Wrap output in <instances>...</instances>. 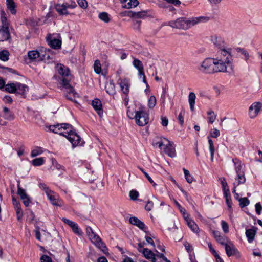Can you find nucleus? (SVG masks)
<instances>
[{"label": "nucleus", "instance_id": "nucleus-1", "mask_svg": "<svg viewBox=\"0 0 262 262\" xmlns=\"http://www.w3.org/2000/svg\"><path fill=\"white\" fill-rule=\"evenodd\" d=\"M207 16H200L197 17H180L175 20L170 21L168 24L165 23V25H168L173 28L186 30L192 26L200 23L207 22L209 20Z\"/></svg>", "mask_w": 262, "mask_h": 262}, {"label": "nucleus", "instance_id": "nucleus-2", "mask_svg": "<svg viewBox=\"0 0 262 262\" xmlns=\"http://www.w3.org/2000/svg\"><path fill=\"white\" fill-rule=\"evenodd\" d=\"M232 60L231 53L222 50L221 54H217V57L214 58L215 73L226 72L227 66L230 67L232 70Z\"/></svg>", "mask_w": 262, "mask_h": 262}, {"label": "nucleus", "instance_id": "nucleus-3", "mask_svg": "<svg viewBox=\"0 0 262 262\" xmlns=\"http://www.w3.org/2000/svg\"><path fill=\"white\" fill-rule=\"evenodd\" d=\"M5 13L1 10V41L11 40V32L13 30V28L10 26L9 21L6 17Z\"/></svg>", "mask_w": 262, "mask_h": 262}, {"label": "nucleus", "instance_id": "nucleus-4", "mask_svg": "<svg viewBox=\"0 0 262 262\" xmlns=\"http://www.w3.org/2000/svg\"><path fill=\"white\" fill-rule=\"evenodd\" d=\"M154 145L158 146L161 149H163L164 152L169 157H174L176 156L174 147L171 144L169 141L166 139H160V141L155 142Z\"/></svg>", "mask_w": 262, "mask_h": 262}, {"label": "nucleus", "instance_id": "nucleus-5", "mask_svg": "<svg viewBox=\"0 0 262 262\" xmlns=\"http://www.w3.org/2000/svg\"><path fill=\"white\" fill-rule=\"evenodd\" d=\"M139 252L142 253L144 256L151 260L152 262H156V257L162 259L164 262H170L164 255V253H160L158 251H156L157 254H155L150 250L147 248H143L139 250Z\"/></svg>", "mask_w": 262, "mask_h": 262}, {"label": "nucleus", "instance_id": "nucleus-6", "mask_svg": "<svg viewBox=\"0 0 262 262\" xmlns=\"http://www.w3.org/2000/svg\"><path fill=\"white\" fill-rule=\"evenodd\" d=\"M199 70L204 73H215L214 58H207L204 59L199 68Z\"/></svg>", "mask_w": 262, "mask_h": 262}, {"label": "nucleus", "instance_id": "nucleus-7", "mask_svg": "<svg viewBox=\"0 0 262 262\" xmlns=\"http://www.w3.org/2000/svg\"><path fill=\"white\" fill-rule=\"evenodd\" d=\"M64 137L71 143L73 147L83 144V142L81 141L80 136L75 132L72 130V128L67 130V134Z\"/></svg>", "mask_w": 262, "mask_h": 262}, {"label": "nucleus", "instance_id": "nucleus-8", "mask_svg": "<svg viewBox=\"0 0 262 262\" xmlns=\"http://www.w3.org/2000/svg\"><path fill=\"white\" fill-rule=\"evenodd\" d=\"M232 161L234 164L235 169L237 175V183L239 185L241 183H244L246 179L245 177L244 172L243 171V165L240 160L237 159H233Z\"/></svg>", "mask_w": 262, "mask_h": 262}, {"label": "nucleus", "instance_id": "nucleus-9", "mask_svg": "<svg viewBox=\"0 0 262 262\" xmlns=\"http://www.w3.org/2000/svg\"><path fill=\"white\" fill-rule=\"evenodd\" d=\"M72 128V126L70 124L62 123L50 125L49 126V130L54 133L64 136L67 134V130Z\"/></svg>", "mask_w": 262, "mask_h": 262}, {"label": "nucleus", "instance_id": "nucleus-10", "mask_svg": "<svg viewBox=\"0 0 262 262\" xmlns=\"http://www.w3.org/2000/svg\"><path fill=\"white\" fill-rule=\"evenodd\" d=\"M70 80L68 78L62 79L60 84L63 88L65 89V92L67 93V98L72 101L73 97H76L77 94L75 92L74 88L69 84Z\"/></svg>", "mask_w": 262, "mask_h": 262}, {"label": "nucleus", "instance_id": "nucleus-11", "mask_svg": "<svg viewBox=\"0 0 262 262\" xmlns=\"http://www.w3.org/2000/svg\"><path fill=\"white\" fill-rule=\"evenodd\" d=\"M135 117L136 123L139 126H144L148 123V114L142 110L137 111Z\"/></svg>", "mask_w": 262, "mask_h": 262}, {"label": "nucleus", "instance_id": "nucleus-12", "mask_svg": "<svg viewBox=\"0 0 262 262\" xmlns=\"http://www.w3.org/2000/svg\"><path fill=\"white\" fill-rule=\"evenodd\" d=\"M213 44L219 49L217 54H221L222 50L229 51L231 53V49L225 46L224 41L221 37H214L212 38Z\"/></svg>", "mask_w": 262, "mask_h": 262}, {"label": "nucleus", "instance_id": "nucleus-13", "mask_svg": "<svg viewBox=\"0 0 262 262\" xmlns=\"http://www.w3.org/2000/svg\"><path fill=\"white\" fill-rule=\"evenodd\" d=\"M262 107V103L257 102L253 103L249 108V114L251 118L255 117L261 108Z\"/></svg>", "mask_w": 262, "mask_h": 262}, {"label": "nucleus", "instance_id": "nucleus-14", "mask_svg": "<svg viewBox=\"0 0 262 262\" xmlns=\"http://www.w3.org/2000/svg\"><path fill=\"white\" fill-rule=\"evenodd\" d=\"M16 83H10L5 84V80L1 78V91H5L10 93H15Z\"/></svg>", "mask_w": 262, "mask_h": 262}, {"label": "nucleus", "instance_id": "nucleus-15", "mask_svg": "<svg viewBox=\"0 0 262 262\" xmlns=\"http://www.w3.org/2000/svg\"><path fill=\"white\" fill-rule=\"evenodd\" d=\"M226 254L228 257L236 255L238 252L234 244L229 241L225 245Z\"/></svg>", "mask_w": 262, "mask_h": 262}, {"label": "nucleus", "instance_id": "nucleus-16", "mask_svg": "<svg viewBox=\"0 0 262 262\" xmlns=\"http://www.w3.org/2000/svg\"><path fill=\"white\" fill-rule=\"evenodd\" d=\"M212 234L216 242L221 245L225 246L230 240L217 231H213Z\"/></svg>", "mask_w": 262, "mask_h": 262}, {"label": "nucleus", "instance_id": "nucleus-17", "mask_svg": "<svg viewBox=\"0 0 262 262\" xmlns=\"http://www.w3.org/2000/svg\"><path fill=\"white\" fill-rule=\"evenodd\" d=\"M62 220L64 223L68 225L72 229L73 231L75 234L78 235H81L82 232L79 229L77 224L66 218H62Z\"/></svg>", "mask_w": 262, "mask_h": 262}, {"label": "nucleus", "instance_id": "nucleus-18", "mask_svg": "<svg viewBox=\"0 0 262 262\" xmlns=\"http://www.w3.org/2000/svg\"><path fill=\"white\" fill-rule=\"evenodd\" d=\"M129 221L131 224L138 227L141 230H143L144 232H146L147 227L145 226V224L137 217L135 216L131 217L129 218Z\"/></svg>", "mask_w": 262, "mask_h": 262}, {"label": "nucleus", "instance_id": "nucleus-19", "mask_svg": "<svg viewBox=\"0 0 262 262\" xmlns=\"http://www.w3.org/2000/svg\"><path fill=\"white\" fill-rule=\"evenodd\" d=\"M57 70L58 73L61 75L63 78H68L70 80L69 78L70 76V70L68 68L65 67L63 64H58L57 66Z\"/></svg>", "mask_w": 262, "mask_h": 262}, {"label": "nucleus", "instance_id": "nucleus-20", "mask_svg": "<svg viewBox=\"0 0 262 262\" xmlns=\"http://www.w3.org/2000/svg\"><path fill=\"white\" fill-rule=\"evenodd\" d=\"M16 94L21 95L25 97V94L29 90V88L25 84L19 82L16 83Z\"/></svg>", "mask_w": 262, "mask_h": 262}, {"label": "nucleus", "instance_id": "nucleus-21", "mask_svg": "<svg viewBox=\"0 0 262 262\" xmlns=\"http://www.w3.org/2000/svg\"><path fill=\"white\" fill-rule=\"evenodd\" d=\"M119 85L121 87V90L123 93L127 95L129 92V81L126 78H124L123 79H119Z\"/></svg>", "mask_w": 262, "mask_h": 262}, {"label": "nucleus", "instance_id": "nucleus-22", "mask_svg": "<svg viewBox=\"0 0 262 262\" xmlns=\"http://www.w3.org/2000/svg\"><path fill=\"white\" fill-rule=\"evenodd\" d=\"M92 105L97 113L101 116L103 114L102 104L98 99H95L92 101Z\"/></svg>", "mask_w": 262, "mask_h": 262}, {"label": "nucleus", "instance_id": "nucleus-23", "mask_svg": "<svg viewBox=\"0 0 262 262\" xmlns=\"http://www.w3.org/2000/svg\"><path fill=\"white\" fill-rule=\"evenodd\" d=\"M133 65L138 70V75H144V68L142 62L139 59L134 58L133 61Z\"/></svg>", "mask_w": 262, "mask_h": 262}, {"label": "nucleus", "instance_id": "nucleus-24", "mask_svg": "<svg viewBox=\"0 0 262 262\" xmlns=\"http://www.w3.org/2000/svg\"><path fill=\"white\" fill-rule=\"evenodd\" d=\"M185 220L187 225L193 232L198 233L199 232V229L198 225L192 220L189 217L188 215H187Z\"/></svg>", "mask_w": 262, "mask_h": 262}, {"label": "nucleus", "instance_id": "nucleus-25", "mask_svg": "<svg viewBox=\"0 0 262 262\" xmlns=\"http://www.w3.org/2000/svg\"><path fill=\"white\" fill-rule=\"evenodd\" d=\"M51 50L48 49H41L39 52V60H46L50 59Z\"/></svg>", "mask_w": 262, "mask_h": 262}, {"label": "nucleus", "instance_id": "nucleus-26", "mask_svg": "<svg viewBox=\"0 0 262 262\" xmlns=\"http://www.w3.org/2000/svg\"><path fill=\"white\" fill-rule=\"evenodd\" d=\"M89 237L92 242L97 246L100 247L103 246V243L101 241L100 238L95 232H93L92 234L90 235Z\"/></svg>", "mask_w": 262, "mask_h": 262}, {"label": "nucleus", "instance_id": "nucleus-27", "mask_svg": "<svg viewBox=\"0 0 262 262\" xmlns=\"http://www.w3.org/2000/svg\"><path fill=\"white\" fill-rule=\"evenodd\" d=\"M106 92L111 95H113L116 93L115 84L112 80H110L105 85Z\"/></svg>", "mask_w": 262, "mask_h": 262}, {"label": "nucleus", "instance_id": "nucleus-28", "mask_svg": "<svg viewBox=\"0 0 262 262\" xmlns=\"http://www.w3.org/2000/svg\"><path fill=\"white\" fill-rule=\"evenodd\" d=\"M6 6L8 10L12 14H15L16 13V5L13 0H6Z\"/></svg>", "mask_w": 262, "mask_h": 262}, {"label": "nucleus", "instance_id": "nucleus-29", "mask_svg": "<svg viewBox=\"0 0 262 262\" xmlns=\"http://www.w3.org/2000/svg\"><path fill=\"white\" fill-rule=\"evenodd\" d=\"M220 180H221L224 196H230V193L226 179L224 178H221Z\"/></svg>", "mask_w": 262, "mask_h": 262}, {"label": "nucleus", "instance_id": "nucleus-30", "mask_svg": "<svg viewBox=\"0 0 262 262\" xmlns=\"http://www.w3.org/2000/svg\"><path fill=\"white\" fill-rule=\"evenodd\" d=\"M196 96L193 92H190L188 96V102L190 105V108L191 111L194 110V106L195 103Z\"/></svg>", "mask_w": 262, "mask_h": 262}, {"label": "nucleus", "instance_id": "nucleus-31", "mask_svg": "<svg viewBox=\"0 0 262 262\" xmlns=\"http://www.w3.org/2000/svg\"><path fill=\"white\" fill-rule=\"evenodd\" d=\"M67 7L66 4L63 3L62 5H57L56 6V9L57 11L61 15L68 14Z\"/></svg>", "mask_w": 262, "mask_h": 262}, {"label": "nucleus", "instance_id": "nucleus-32", "mask_svg": "<svg viewBox=\"0 0 262 262\" xmlns=\"http://www.w3.org/2000/svg\"><path fill=\"white\" fill-rule=\"evenodd\" d=\"M49 45L55 49H58L61 48V40L59 39L54 38L50 40Z\"/></svg>", "mask_w": 262, "mask_h": 262}, {"label": "nucleus", "instance_id": "nucleus-33", "mask_svg": "<svg viewBox=\"0 0 262 262\" xmlns=\"http://www.w3.org/2000/svg\"><path fill=\"white\" fill-rule=\"evenodd\" d=\"M127 12V15L130 17H135L137 18H143L146 15L145 12H133L132 11H128Z\"/></svg>", "mask_w": 262, "mask_h": 262}, {"label": "nucleus", "instance_id": "nucleus-34", "mask_svg": "<svg viewBox=\"0 0 262 262\" xmlns=\"http://www.w3.org/2000/svg\"><path fill=\"white\" fill-rule=\"evenodd\" d=\"M256 231L252 229H249L246 230V235L249 243H251L255 237Z\"/></svg>", "mask_w": 262, "mask_h": 262}, {"label": "nucleus", "instance_id": "nucleus-35", "mask_svg": "<svg viewBox=\"0 0 262 262\" xmlns=\"http://www.w3.org/2000/svg\"><path fill=\"white\" fill-rule=\"evenodd\" d=\"M4 115L3 117L8 120H11L14 119V116L7 107H3Z\"/></svg>", "mask_w": 262, "mask_h": 262}, {"label": "nucleus", "instance_id": "nucleus-36", "mask_svg": "<svg viewBox=\"0 0 262 262\" xmlns=\"http://www.w3.org/2000/svg\"><path fill=\"white\" fill-rule=\"evenodd\" d=\"M39 188L45 191L47 196H54V192L51 190L46 184L43 183H40L39 185Z\"/></svg>", "mask_w": 262, "mask_h": 262}, {"label": "nucleus", "instance_id": "nucleus-37", "mask_svg": "<svg viewBox=\"0 0 262 262\" xmlns=\"http://www.w3.org/2000/svg\"><path fill=\"white\" fill-rule=\"evenodd\" d=\"M145 232L146 233V235L145 236V239L146 242L148 244H150V245H151L152 246L155 247V243L154 242V238H155L154 236L152 235L149 232H147L146 230V232Z\"/></svg>", "mask_w": 262, "mask_h": 262}, {"label": "nucleus", "instance_id": "nucleus-38", "mask_svg": "<svg viewBox=\"0 0 262 262\" xmlns=\"http://www.w3.org/2000/svg\"><path fill=\"white\" fill-rule=\"evenodd\" d=\"M128 2L124 5H122V7L126 9H130L135 7L139 4L138 0H128Z\"/></svg>", "mask_w": 262, "mask_h": 262}, {"label": "nucleus", "instance_id": "nucleus-39", "mask_svg": "<svg viewBox=\"0 0 262 262\" xmlns=\"http://www.w3.org/2000/svg\"><path fill=\"white\" fill-rule=\"evenodd\" d=\"M28 56L31 60L39 59V52L37 51H30L28 53Z\"/></svg>", "mask_w": 262, "mask_h": 262}, {"label": "nucleus", "instance_id": "nucleus-40", "mask_svg": "<svg viewBox=\"0 0 262 262\" xmlns=\"http://www.w3.org/2000/svg\"><path fill=\"white\" fill-rule=\"evenodd\" d=\"M50 202L53 205L56 206H61L62 205V202L58 198H48Z\"/></svg>", "mask_w": 262, "mask_h": 262}, {"label": "nucleus", "instance_id": "nucleus-41", "mask_svg": "<svg viewBox=\"0 0 262 262\" xmlns=\"http://www.w3.org/2000/svg\"><path fill=\"white\" fill-rule=\"evenodd\" d=\"M98 17L99 19H100L102 21H103L106 23H107L110 21L109 15L106 12H103L99 13Z\"/></svg>", "mask_w": 262, "mask_h": 262}, {"label": "nucleus", "instance_id": "nucleus-42", "mask_svg": "<svg viewBox=\"0 0 262 262\" xmlns=\"http://www.w3.org/2000/svg\"><path fill=\"white\" fill-rule=\"evenodd\" d=\"M45 159L42 157L34 159L32 161V164L34 166H39L43 164Z\"/></svg>", "mask_w": 262, "mask_h": 262}, {"label": "nucleus", "instance_id": "nucleus-43", "mask_svg": "<svg viewBox=\"0 0 262 262\" xmlns=\"http://www.w3.org/2000/svg\"><path fill=\"white\" fill-rule=\"evenodd\" d=\"M238 199V201L239 203V205L241 207L243 208L245 206H248L249 204V201L248 200L247 198H237Z\"/></svg>", "mask_w": 262, "mask_h": 262}, {"label": "nucleus", "instance_id": "nucleus-44", "mask_svg": "<svg viewBox=\"0 0 262 262\" xmlns=\"http://www.w3.org/2000/svg\"><path fill=\"white\" fill-rule=\"evenodd\" d=\"M10 53L7 50H3L1 51V60L3 61H7L9 59Z\"/></svg>", "mask_w": 262, "mask_h": 262}, {"label": "nucleus", "instance_id": "nucleus-45", "mask_svg": "<svg viewBox=\"0 0 262 262\" xmlns=\"http://www.w3.org/2000/svg\"><path fill=\"white\" fill-rule=\"evenodd\" d=\"M183 170L187 182L189 183H191L193 181V178L190 175L189 171L187 169L184 168Z\"/></svg>", "mask_w": 262, "mask_h": 262}, {"label": "nucleus", "instance_id": "nucleus-46", "mask_svg": "<svg viewBox=\"0 0 262 262\" xmlns=\"http://www.w3.org/2000/svg\"><path fill=\"white\" fill-rule=\"evenodd\" d=\"M94 70L97 74H100L101 72V66L100 61L99 60H96L94 64Z\"/></svg>", "mask_w": 262, "mask_h": 262}, {"label": "nucleus", "instance_id": "nucleus-47", "mask_svg": "<svg viewBox=\"0 0 262 262\" xmlns=\"http://www.w3.org/2000/svg\"><path fill=\"white\" fill-rule=\"evenodd\" d=\"M236 50L237 52L241 53L242 55H243L245 57V60L247 61L249 58V54L248 52L245 49L240 48H236Z\"/></svg>", "mask_w": 262, "mask_h": 262}, {"label": "nucleus", "instance_id": "nucleus-48", "mask_svg": "<svg viewBox=\"0 0 262 262\" xmlns=\"http://www.w3.org/2000/svg\"><path fill=\"white\" fill-rule=\"evenodd\" d=\"M156 104V98L154 96H151L148 102V105L150 108H152L155 107Z\"/></svg>", "mask_w": 262, "mask_h": 262}, {"label": "nucleus", "instance_id": "nucleus-49", "mask_svg": "<svg viewBox=\"0 0 262 262\" xmlns=\"http://www.w3.org/2000/svg\"><path fill=\"white\" fill-rule=\"evenodd\" d=\"M43 151L41 147H37L32 150L31 153V156L32 157H36L38 155L41 154Z\"/></svg>", "mask_w": 262, "mask_h": 262}, {"label": "nucleus", "instance_id": "nucleus-50", "mask_svg": "<svg viewBox=\"0 0 262 262\" xmlns=\"http://www.w3.org/2000/svg\"><path fill=\"white\" fill-rule=\"evenodd\" d=\"M207 115L209 116L208 117L209 122L210 123H213L216 119V115H215L214 112L212 111H210L207 112Z\"/></svg>", "mask_w": 262, "mask_h": 262}, {"label": "nucleus", "instance_id": "nucleus-51", "mask_svg": "<svg viewBox=\"0 0 262 262\" xmlns=\"http://www.w3.org/2000/svg\"><path fill=\"white\" fill-rule=\"evenodd\" d=\"M221 226L225 233H228L229 232V225L226 221L223 220L221 221Z\"/></svg>", "mask_w": 262, "mask_h": 262}, {"label": "nucleus", "instance_id": "nucleus-52", "mask_svg": "<svg viewBox=\"0 0 262 262\" xmlns=\"http://www.w3.org/2000/svg\"><path fill=\"white\" fill-rule=\"evenodd\" d=\"M15 71L11 68L1 66V74L13 73Z\"/></svg>", "mask_w": 262, "mask_h": 262}, {"label": "nucleus", "instance_id": "nucleus-53", "mask_svg": "<svg viewBox=\"0 0 262 262\" xmlns=\"http://www.w3.org/2000/svg\"><path fill=\"white\" fill-rule=\"evenodd\" d=\"M184 115H185V111L182 109L179 116H178V119L180 122V124L181 125H183L184 122Z\"/></svg>", "mask_w": 262, "mask_h": 262}, {"label": "nucleus", "instance_id": "nucleus-54", "mask_svg": "<svg viewBox=\"0 0 262 262\" xmlns=\"http://www.w3.org/2000/svg\"><path fill=\"white\" fill-rule=\"evenodd\" d=\"M207 244H208V248H209V250L211 252V253L215 257H218L219 254L217 253L216 251L213 248L211 243L209 242L207 243Z\"/></svg>", "mask_w": 262, "mask_h": 262}, {"label": "nucleus", "instance_id": "nucleus-55", "mask_svg": "<svg viewBox=\"0 0 262 262\" xmlns=\"http://www.w3.org/2000/svg\"><path fill=\"white\" fill-rule=\"evenodd\" d=\"M210 136L212 138H217L220 135V132L219 130L216 128H214L213 130H211L210 133Z\"/></svg>", "mask_w": 262, "mask_h": 262}, {"label": "nucleus", "instance_id": "nucleus-56", "mask_svg": "<svg viewBox=\"0 0 262 262\" xmlns=\"http://www.w3.org/2000/svg\"><path fill=\"white\" fill-rule=\"evenodd\" d=\"M3 100L5 103L7 104H11L13 102L12 98L9 95L5 96L3 98Z\"/></svg>", "mask_w": 262, "mask_h": 262}, {"label": "nucleus", "instance_id": "nucleus-57", "mask_svg": "<svg viewBox=\"0 0 262 262\" xmlns=\"http://www.w3.org/2000/svg\"><path fill=\"white\" fill-rule=\"evenodd\" d=\"M209 149L210 153V160L212 162L213 161V157L215 151L214 145H209Z\"/></svg>", "mask_w": 262, "mask_h": 262}, {"label": "nucleus", "instance_id": "nucleus-58", "mask_svg": "<svg viewBox=\"0 0 262 262\" xmlns=\"http://www.w3.org/2000/svg\"><path fill=\"white\" fill-rule=\"evenodd\" d=\"M77 3L79 6L82 8L85 9L88 6V3L86 0H77Z\"/></svg>", "mask_w": 262, "mask_h": 262}, {"label": "nucleus", "instance_id": "nucleus-59", "mask_svg": "<svg viewBox=\"0 0 262 262\" xmlns=\"http://www.w3.org/2000/svg\"><path fill=\"white\" fill-rule=\"evenodd\" d=\"M12 201L15 210L17 209L18 208H21L20 204L19 202L17 200V198H13Z\"/></svg>", "mask_w": 262, "mask_h": 262}, {"label": "nucleus", "instance_id": "nucleus-60", "mask_svg": "<svg viewBox=\"0 0 262 262\" xmlns=\"http://www.w3.org/2000/svg\"><path fill=\"white\" fill-rule=\"evenodd\" d=\"M184 245L185 248L186 249L187 251L190 254H191V253H192V250H193V249L192 248V246H191V245L189 243L186 242L184 243Z\"/></svg>", "mask_w": 262, "mask_h": 262}, {"label": "nucleus", "instance_id": "nucleus-61", "mask_svg": "<svg viewBox=\"0 0 262 262\" xmlns=\"http://www.w3.org/2000/svg\"><path fill=\"white\" fill-rule=\"evenodd\" d=\"M17 193L20 196H27L25 190L20 187L19 184H18Z\"/></svg>", "mask_w": 262, "mask_h": 262}, {"label": "nucleus", "instance_id": "nucleus-62", "mask_svg": "<svg viewBox=\"0 0 262 262\" xmlns=\"http://www.w3.org/2000/svg\"><path fill=\"white\" fill-rule=\"evenodd\" d=\"M41 262H52V259L46 255H42L40 258Z\"/></svg>", "mask_w": 262, "mask_h": 262}, {"label": "nucleus", "instance_id": "nucleus-63", "mask_svg": "<svg viewBox=\"0 0 262 262\" xmlns=\"http://www.w3.org/2000/svg\"><path fill=\"white\" fill-rule=\"evenodd\" d=\"M24 205L26 207L31 203L30 198H20Z\"/></svg>", "mask_w": 262, "mask_h": 262}, {"label": "nucleus", "instance_id": "nucleus-64", "mask_svg": "<svg viewBox=\"0 0 262 262\" xmlns=\"http://www.w3.org/2000/svg\"><path fill=\"white\" fill-rule=\"evenodd\" d=\"M255 211L257 214L258 215L260 214V212L262 209V206L260 203H257L255 205Z\"/></svg>", "mask_w": 262, "mask_h": 262}]
</instances>
